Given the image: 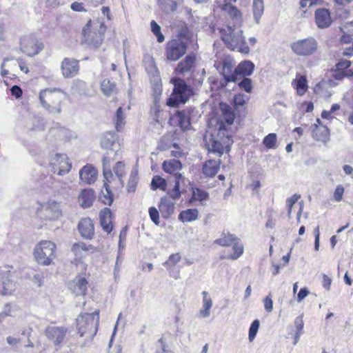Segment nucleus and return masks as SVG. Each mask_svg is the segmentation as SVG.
Masks as SVG:
<instances>
[{
    "label": "nucleus",
    "instance_id": "nucleus-14",
    "mask_svg": "<svg viewBox=\"0 0 353 353\" xmlns=\"http://www.w3.org/2000/svg\"><path fill=\"white\" fill-rule=\"evenodd\" d=\"M71 251L74 254L75 258L74 259L75 264L88 255L97 252L98 248L92 244H87L83 241L74 243L71 248Z\"/></svg>",
    "mask_w": 353,
    "mask_h": 353
},
{
    "label": "nucleus",
    "instance_id": "nucleus-37",
    "mask_svg": "<svg viewBox=\"0 0 353 353\" xmlns=\"http://www.w3.org/2000/svg\"><path fill=\"white\" fill-rule=\"evenodd\" d=\"M183 180L184 178L182 174H176L173 188L168 192V195L173 200H177L181 197V192L180 191V184L183 181Z\"/></svg>",
    "mask_w": 353,
    "mask_h": 353
},
{
    "label": "nucleus",
    "instance_id": "nucleus-18",
    "mask_svg": "<svg viewBox=\"0 0 353 353\" xmlns=\"http://www.w3.org/2000/svg\"><path fill=\"white\" fill-rule=\"evenodd\" d=\"M77 228L81 236L85 239L91 240L95 234L94 225L90 217L81 219Z\"/></svg>",
    "mask_w": 353,
    "mask_h": 353
},
{
    "label": "nucleus",
    "instance_id": "nucleus-16",
    "mask_svg": "<svg viewBox=\"0 0 353 353\" xmlns=\"http://www.w3.org/2000/svg\"><path fill=\"white\" fill-rule=\"evenodd\" d=\"M68 329L65 327L48 326L45 331L46 336L55 345L61 344L65 339Z\"/></svg>",
    "mask_w": 353,
    "mask_h": 353
},
{
    "label": "nucleus",
    "instance_id": "nucleus-8",
    "mask_svg": "<svg viewBox=\"0 0 353 353\" xmlns=\"http://www.w3.org/2000/svg\"><path fill=\"white\" fill-rule=\"evenodd\" d=\"M188 44L180 39H171L165 43L164 54L167 60L176 61L183 57L188 50Z\"/></svg>",
    "mask_w": 353,
    "mask_h": 353
},
{
    "label": "nucleus",
    "instance_id": "nucleus-63",
    "mask_svg": "<svg viewBox=\"0 0 353 353\" xmlns=\"http://www.w3.org/2000/svg\"><path fill=\"white\" fill-rule=\"evenodd\" d=\"M172 150H171V156L175 158H181L184 155L183 150L179 147L177 143L172 145Z\"/></svg>",
    "mask_w": 353,
    "mask_h": 353
},
{
    "label": "nucleus",
    "instance_id": "nucleus-56",
    "mask_svg": "<svg viewBox=\"0 0 353 353\" xmlns=\"http://www.w3.org/2000/svg\"><path fill=\"white\" fill-rule=\"evenodd\" d=\"M264 6L263 0H253V13L255 18H259L263 12Z\"/></svg>",
    "mask_w": 353,
    "mask_h": 353
},
{
    "label": "nucleus",
    "instance_id": "nucleus-51",
    "mask_svg": "<svg viewBox=\"0 0 353 353\" xmlns=\"http://www.w3.org/2000/svg\"><path fill=\"white\" fill-rule=\"evenodd\" d=\"M151 30L156 36L157 40L159 43H162L165 40V37L161 31L160 26L154 20L150 23Z\"/></svg>",
    "mask_w": 353,
    "mask_h": 353
},
{
    "label": "nucleus",
    "instance_id": "nucleus-45",
    "mask_svg": "<svg viewBox=\"0 0 353 353\" xmlns=\"http://www.w3.org/2000/svg\"><path fill=\"white\" fill-rule=\"evenodd\" d=\"M115 139L114 134L108 132L101 138V145L104 149H110L114 145Z\"/></svg>",
    "mask_w": 353,
    "mask_h": 353
},
{
    "label": "nucleus",
    "instance_id": "nucleus-20",
    "mask_svg": "<svg viewBox=\"0 0 353 353\" xmlns=\"http://www.w3.org/2000/svg\"><path fill=\"white\" fill-rule=\"evenodd\" d=\"M236 1L237 0H223V3L220 8L222 11L228 14L231 19L241 23L242 21V13L237 7L232 5L236 3Z\"/></svg>",
    "mask_w": 353,
    "mask_h": 353
},
{
    "label": "nucleus",
    "instance_id": "nucleus-42",
    "mask_svg": "<svg viewBox=\"0 0 353 353\" xmlns=\"http://www.w3.org/2000/svg\"><path fill=\"white\" fill-rule=\"evenodd\" d=\"M105 191L101 190L99 194V200L104 204L111 205L114 201V194L112 192V188L104 187Z\"/></svg>",
    "mask_w": 353,
    "mask_h": 353
},
{
    "label": "nucleus",
    "instance_id": "nucleus-62",
    "mask_svg": "<svg viewBox=\"0 0 353 353\" xmlns=\"http://www.w3.org/2000/svg\"><path fill=\"white\" fill-rule=\"evenodd\" d=\"M149 215L151 220L156 224L158 225L160 222L159 220V212L155 207H150L149 208Z\"/></svg>",
    "mask_w": 353,
    "mask_h": 353
},
{
    "label": "nucleus",
    "instance_id": "nucleus-26",
    "mask_svg": "<svg viewBox=\"0 0 353 353\" xmlns=\"http://www.w3.org/2000/svg\"><path fill=\"white\" fill-rule=\"evenodd\" d=\"M315 21L319 28L328 27L332 22L329 10L325 8L317 9L315 12Z\"/></svg>",
    "mask_w": 353,
    "mask_h": 353
},
{
    "label": "nucleus",
    "instance_id": "nucleus-36",
    "mask_svg": "<svg viewBox=\"0 0 353 353\" xmlns=\"http://www.w3.org/2000/svg\"><path fill=\"white\" fill-rule=\"evenodd\" d=\"M220 108L225 122L229 125L233 124L235 119V114L232 108L225 103H221Z\"/></svg>",
    "mask_w": 353,
    "mask_h": 353
},
{
    "label": "nucleus",
    "instance_id": "nucleus-55",
    "mask_svg": "<svg viewBox=\"0 0 353 353\" xmlns=\"http://www.w3.org/2000/svg\"><path fill=\"white\" fill-rule=\"evenodd\" d=\"M243 79L238 83L239 88L241 90H244L248 93H250L252 91V81L247 77H243Z\"/></svg>",
    "mask_w": 353,
    "mask_h": 353
},
{
    "label": "nucleus",
    "instance_id": "nucleus-34",
    "mask_svg": "<svg viewBox=\"0 0 353 353\" xmlns=\"http://www.w3.org/2000/svg\"><path fill=\"white\" fill-rule=\"evenodd\" d=\"M209 193L203 189L197 187L192 188V196L188 200L189 203L195 201L202 202L209 199Z\"/></svg>",
    "mask_w": 353,
    "mask_h": 353
},
{
    "label": "nucleus",
    "instance_id": "nucleus-19",
    "mask_svg": "<svg viewBox=\"0 0 353 353\" xmlns=\"http://www.w3.org/2000/svg\"><path fill=\"white\" fill-rule=\"evenodd\" d=\"M173 28L176 32V36L174 39H180L186 42L187 44L192 41L193 33L185 21H177L173 24Z\"/></svg>",
    "mask_w": 353,
    "mask_h": 353
},
{
    "label": "nucleus",
    "instance_id": "nucleus-29",
    "mask_svg": "<svg viewBox=\"0 0 353 353\" xmlns=\"http://www.w3.org/2000/svg\"><path fill=\"white\" fill-rule=\"evenodd\" d=\"M170 119L176 120L177 125L183 130H188L191 124L189 114L185 110L176 111Z\"/></svg>",
    "mask_w": 353,
    "mask_h": 353
},
{
    "label": "nucleus",
    "instance_id": "nucleus-12",
    "mask_svg": "<svg viewBox=\"0 0 353 353\" xmlns=\"http://www.w3.org/2000/svg\"><path fill=\"white\" fill-rule=\"evenodd\" d=\"M332 72L333 79L337 81L343 80L345 78L353 79V61L339 59Z\"/></svg>",
    "mask_w": 353,
    "mask_h": 353
},
{
    "label": "nucleus",
    "instance_id": "nucleus-49",
    "mask_svg": "<svg viewBox=\"0 0 353 353\" xmlns=\"http://www.w3.org/2000/svg\"><path fill=\"white\" fill-rule=\"evenodd\" d=\"M248 98H247L243 94L238 93L234 94L233 98V105L235 110H239V108L244 106Z\"/></svg>",
    "mask_w": 353,
    "mask_h": 353
},
{
    "label": "nucleus",
    "instance_id": "nucleus-5",
    "mask_svg": "<svg viewBox=\"0 0 353 353\" xmlns=\"http://www.w3.org/2000/svg\"><path fill=\"white\" fill-rule=\"evenodd\" d=\"M99 310L92 313H83L79 315L76 319L77 329L80 336L89 335L94 336L99 325Z\"/></svg>",
    "mask_w": 353,
    "mask_h": 353
},
{
    "label": "nucleus",
    "instance_id": "nucleus-58",
    "mask_svg": "<svg viewBox=\"0 0 353 353\" xmlns=\"http://www.w3.org/2000/svg\"><path fill=\"white\" fill-rule=\"evenodd\" d=\"M181 259L179 253L172 254L168 259L164 263V265L167 269L176 265Z\"/></svg>",
    "mask_w": 353,
    "mask_h": 353
},
{
    "label": "nucleus",
    "instance_id": "nucleus-46",
    "mask_svg": "<svg viewBox=\"0 0 353 353\" xmlns=\"http://www.w3.org/2000/svg\"><path fill=\"white\" fill-rule=\"evenodd\" d=\"M323 3V0H301L299 3L300 10L302 12L301 16L302 17H306L307 10H304V8L307 6L310 8L314 5H322Z\"/></svg>",
    "mask_w": 353,
    "mask_h": 353
},
{
    "label": "nucleus",
    "instance_id": "nucleus-39",
    "mask_svg": "<svg viewBox=\"0 0 353 353\" xmlns=\"http://www.w3.org/2000/svg\"><path fill=\"white\" fill-rule=\"evenodd\" d=\"M232 247V253L228 254L226 256H221V259H228L230 260H236L239 259L243 253V246L241 243L239 239H237L233 244L231 245Z\"/></svg>",
    "mask_w": 353,
    "mask_h": 353
},
{
    "label": "nucleus",
    "instance_id": "nucleus-57",
    "mask_svg": "<svg viewBox=\"0 0 353 353\" xmlns=\"http://www.w3.org/2000/svg\"><path fill=\"white\" fill-rule=\"evenodd\" d=\"M233 67L234 65L232 63V61L228 59H225L223 61V68H222V74L223 75L224 80L225 81L226 75H231L233 73Z\"/></svg>",
    "mask_w": 353,
    "mask_h": 353
},
{
    "label": "nucleus",
    "instance_id": "nucleus-44",
    "mask_svg": "<svg viewBox=\"0 0 353 353\" xmlns=\"http://www.w3.org/2000/svg\"><path fill=\"white\" fill-rule=\"evenodd\" d=\"M203 309L201 310L200 314L203 317H208L210 313V309L212 305V302L210 298L208 297V292H203Z\"/></svg>",
    "mask_w": 353,
    "mask_h": 353
},
{
    "label": "nucleus",
    "instance_id": "nucleus-27",
    "mask_svg": "<svg viewBox=\"0 0 353 353\" xmlns=\"http://www.w3.org/2000/svg\"><path fill=\"white\" fill-rule=\"evenodd\" d=\"M23 52L32 57L37 54L43 48V45L35 38H29L26 40Z\"/></svg>",
    "mask_w": 353,
    "mask_h": 353
},
{
    "label": "nucleus",
    "instance_id": "nucleus-30",
    "mask_svg": "<svg viewBox=\"0 0 353 353\" xmlns=\"http://www.w3.org/2000/svg\"><path fill=\"white\" fill-rule=\"evenodd\" d=\"M221 166V161L210 159L204 162L202 167V171L205 176L209 177L214 176L219 172Z\"/></svg>",
    "mask_w": 353,
    "mask_h": 353
},
{
    "label": "nucleus",
    "instance_id": "nucleus-21",
    "mask_svg": "<svg viewBox=\"0 0 353 353\" xmlns=\"http://www.w3.org/2000/svg\"><path fill=\"white\" fill-rule=\"evenodd\" d=\"M98 172L92 164H86L79 171L81 181L85 184L94 183L97 179Z\"/></svg>",
    "mask_w": 353,
    "mask_h": 353
},
{
    "label": "nucleus",
    "instance_id": "nucleus-35",
    "mask_svg": "<svg viewBox=\"0 0 353 353\" xmlns=\"http://www.w3.org/2000/svg\"><path fill=\"white\" fill-rule=\"evenodd\" d=\"M14 283L8 276H0V294L3 295L10 294L14 290Z\"/></svg>",
    "mask_w": 353,
    "mask_h": 353
},
{
    "label": "nucleus",
    "instance_id": "nucleus-33",
    "mask_svg": "<svg viewBox=\"0 0 353 353\" xmlns=\"http://www.w3.org/2000/svg\"><path fill=\"white\" fill-rule=\"evenodd\" d=\"M199 212L196 208H190L182 210L178 216V219L183 223L192 222L199 219Z\"/></svg>",
    "mask_w": 353,
    "mask_h": 353
},
{
    "label": "nucleus",
    "instance_id": "nucleus-6",
    "mask_svg": "<svg viewBox=\"0 0 353 353\" xmlns=\"http://www.w3.org/2000/svg\"><path fill=\"white\" fill-rule=\"evenodd\" d=\"M218 138L217 139H212L210 140L209 150L221 157L224 152L228 153L230 151V148L233 143L232 136L229 134L228 130L222 123H220L219 128Z\"/></svg>",
    "mask_w": 353,
    "mask_h": 353
},
{
    "label": "nucleus",
    "instance_id": "nucleus-4",
    "mask_svg": "<svg viewBox=\"0 0 353 353\" xmlns=\"http://www.w3.org/2000/svg\"><path fill=\"white\" fill-rule=\"evenodd\" d=\"M57 247L55 243L49 240H41L34 248L33 256L39 265L48 266L54 263L57 257Z\"/></svg>",
    "mask_w": 353,
    "mask_h": 353
},
{
    "label": "nucleus",
    "instance_id": "nucleus-60",
    "mask_svg": "<svg viewBox=\"0 0 353 353\" xmlns=\"http://www.w3.org/2000/svg\"><path fill=\"white\" fill-rule=\"evenodd\" d=\"M259 325H260V322L258 319L254 320L251 323V325L249 329V335H248L250 341H252L254 339V338L257 334V332L259 330Z\"/></svg>",
    "mask_w": 353,
    "mask_h": 353
},
{
    "label": "nucleus",
    "instance_id": "nucleus-48",
    "mask_svg": "<svg viewBox=\"0 0 353 353\" xmlns=\"http://www.w3.org/2000/svg\"><path fill=\"white\" fill-rule=\"evenodd\" d=\"M277 137L275 133H270L263 139V144L267 149H273L276 147Z\"/></svg>",
    "mask_w": 353,
    "mask_h": 353
},
{
    "label": "nucleus",
    "instance_id": "nucleus-53",
    "mask_svg": "<svg viewBox=\"0 0 353 353\" xmlns=\"http://www.w3.org/2000/svg\"><path fill=\"white\" fill-rule=\"evenodd\" d=\"M125 163L122 161L117 162L113 168L114 172L119 182H121L123 177L125 175Z\"/></svg>",
    "mask_w": 353,
    "mask_h": 353
},
{
    "label": "nucleus",
    "instance_id": "nucleus-31",
    "mask_svg": "<svg viewBox=\"0 0 353 353\" xmlns=\"http://www.w3.org/2000/svg\"><path fill=\"white\" fill-rule=\"evenodd\" d=\"M182 163L179 160L170 159L164 161L162 163V168L166 173L174 174L176 178V174H181L179 172L182 169Z\"/></svg>",
    "mask_w": 353,
    "mask_h": 353
},
{
    "label": "nucleus",
    "instance_id": "nucleus-54",
    "mask_svg": "<svg viewBox=\"0 0 353 353\" xmlns=\"http://www.w3.org/2000/svg\"><path fill=\"white\" fill-rule=\"evenodd\" d=\"M28 279H30V281L34 284L35 285L39 287L42 285L43 281V273L41 272H37L35 271L32 276L28 275Z\"/></svg>",
    "mask_w": 353,
    "mask_h": 353
},
{
    "label": "nucleus",
    "instance_id": "nucleus-3",
    "mask_svg": "<svg viewBox=\"0 0 353 353\" xmlns=\"http://www.w3.org/2000/svg\"><path fill=\"white\" fill-rule=\"evenodd\" d=\"M92 19H89L82 29L81 43L92 49H98L104 41L107 26L101 23L97 29L92 28Z\"/></svg>",
    "mask_w": 353,
    "mask_h": 353
},
{
    "label": "nucleus",
    "instance_id": "nucleus-28",
    "mask_svg": "<svg viewBox=\"0 0 353 353\" xmlns=\"http://www.w3.org/2000/svg\"><path fill=\"white\" fill-rule=\"evenodd\" d=\"M95 198V193L93 190L83 189L79 194L78 200L82 208H88L92 205Z\"/></svg>",
    "mask_w": 353,
    "mask_h": 353
},
{
    "label": "nucleus",
    "instance_id": "nucleus-41",
    "mask_svg": "<svg viewBox=\"0 0 353 353\" xmlns=\"http://www.w3.org/2000/svg\"><path fill=\"white\" fill-rule=\"evenodd\" d=\"M101 89L102 92L107 97H110L117 92L116 84L110 79H103L101 83Z\"/></svg>",
    "mask_w": 353,
    "mask_h": 353
},
{
    "label": "nucleus",
    "instance_id": "nucleus-10",
    "mask_svg": "<svg viewBox=\"0 0 353 353\" xmlns=\"http://www.w3.org/2000/svg\"><path fill=\"white\" fill-rule=\"evenodd\" d=\"M87 265L84 264V271L83 274H78L70 283V290L75 296H85L88 293V278L90 273H86Z\"/></svg>",
    "mask_w": 353,
    "mask_h": 353
},
{
    "label": "nucleus",
    "instance_id": "nucleus-15",
    "mask_svg": "<svg viewBox=\"0 0 353 353\" xmlns=\"http://www.w3.org/2000/svg\"><path fill=\"white\" fill-rule=\"evenodd\" d=\"M80 70L79 61L65 57L61 64V71L64 78H72L79 74Z\"/></svg>",
    "mask_w": 353,
    "mask_h": 353
},
{
    "label": "nucleus",
    "instance_id": "nucleus-2",
    "mask_svg": "<svg viewBox=\"0 0 353 353\" xmlns=\"http://www.w3.org/2000/svg\"><path fill=\"white\" fill-rule=\"evenodd\" d=\"M171 83L174 88L170 97L167 99L166 105L171 108H178L181 104H185L190 99L192 90L181 78H172Z\"/></svg>",
    "mask_w": 353,
    "mask_h": 353
},
{
    "label": "nucleus",
    "instance_id": "nucleus-24",
    "mask_svg": "<svg viewBox=\"0 0 353 353\" xmlns=\"http://www.w3.org/2000/svg\"><path fill=\"white\" fill-rule=\"evenodd\" d=\"M345 28H347V31L348 33H345L342 35L341 38V41L344 43H350L352 42V46L345 48L342 54L343 56L347 57H352L353 56V21L348 23L347 26H345Z\"/></svg>",
    "mask_w": 353,
    "mask_h": 353
},
{
    "label": "nucleus",
    "instance_id": "nucleus-59",
    "mask_svg": "<svg viewBox=\"0 0 353 353\" xmlns=\"http://www.w3.org/2000/svg\"><path fill=\"white\" fill-rule=\"evenodd\" d=\"M300 198V194H294L292 196L287 199L286 205L288 208V215L289 217L291 216L293 205L298 201Z\"/></svg>",
    "mask_w": 353,
    "mask_h": 353
},
{
    "label": "nucleus",
    "instance_id": "nucleus-38",
    "mask_svg": "<svg viewBox=\"0 0 353 353\" xmlns=\"http://www.w3.org/2000/svg\"><path fill=\"white\" fill-rule=\"evenodd\" d=\"M183 180L184 178L182 174H176L173 188L168 192V195L173 200H177L181 197V192L180 191V184L183 181Z\"/></svg>",
    "mask_w": 353,
    "mask_h": 353
},
{
    "label": "nucleus",
    "instance_id": "nucleus-32",
    "mask_svg": "<svg viewBox=\"0 0 353 353\" xmlns=\"http://www.w3.org/2000/svg\"><path fill=\"white\" fill-rule=\"evenodd\" d=\"M292 85L299 96L305 94L308 90L307 78L304 75L296 74V78L292 81Z\"/></svg>",
    "mask_w": 353,
    "mask_h": 353
},
{
    "label": "nucleus",
    "instance_id": "nucleus-43",
    "mask_svg": "<svg viewBox=\"0 0 353 353\" xmlns=\"http://www.w3.org/2000/svg\"><path fill=\"white\" fill-rule=\"evenodd\" d=\"M125 114L123 113V109L121 107H119L115 114V117L114 119L115 128L117 131H121L124 125H125Z\"/></svg>",
    "mask_w": 353,
    "mask_h": 353
},
{
    "label": "nucleus",
    "instance_id": "nucleus-25",
    "mask_svg": "<svg viewBox=\"0 0 353 353\" xmlns=\"http://www.w3.org/2000/svg\"><path fill=\"white\" fill-rule=\"evenodd\" d=\"M159 209L162 216L167 219L173 214L175 209V203L165 196L161 199Z\"/></svg>",
    "mask_w": 353,
    "mask_h": 353
},
{
    "label": "nucleus",
    "instance_id": "nucleus-23",
    "mask_svg": "<svg viewBox=\"0 0 353 353\" xmlns=\"http://www.w3.org/2000/svg\"><path fill=\"white\" fill-rule=\"evenodd\" d=\"M113 214L108 208H104L99 213V221L102 229L107 234H110L113 230Z\"/></svg>",
    "mask_w": 353,
    "mask_h": 353
},
{
    "label": "nucleus",
    "instance_id": "nucleus-52",
    "mask_svg": "<svg viewBox=\"0 0 353 353\" xmlns=\"http://www.w3.org/2000/svg\"><path fill=\"white\" fill-rule=\"evenodd\" d=\"M294 324L296 327V334L294 337V344L296 343L299 339L300 336L303 332V329L304 326V322L303 319V316H299L295 319Z\"/></svg>",
    "mask_w": 353,
    "mask_h": 353
},
{
    "label": "nucleus",
    "instance_id": "nucleus-61",
    "mask_svg": "<svg viewBox=\"0 0 353 353\" xmlns=\"http://www.w3.org/2000/svg\"><path fill=\"white\" fill-rule=\"evenodd\" d=\"M162 112L159 101L155 99L154 105L150 109V113L156 122H159L160 114Z\"/></svg>",
    "mask_w": 353,
    "mask_h": 353
},
{
    "label": "nucleus",
    "instance_id": "nucleus-40",
    "mask_svg": "<svg viewBox=\"0 0 353 353\" xmlns=\"http://www.w3.org/2000/svg\"><path fill=\"white\" fill-rule=\"evenodd\" d=\"M238 238L230 233H222L220 238L214 241V243L222 247H229Z\"/></svg>",
    "mask_w": 353,
    "mask_h": 353
},
{
    "label": "nucleus",
    "instance_id": "nucleus-50",
    "mask_svg": "<svg viewBox=\"0 0 353 353\" xmlns=\"http://www.w3.org/2000/svg\"><path fill=\"white\" fill-rule=\"evenodd\" d=\"M103 187H111L113 188L112 185V183L113 182H115L117 180L114 178L112 170L110 169H103Z\"/></svg>",
    "mask_w": 353,
    "mask_h": 353
},
{
    "label": "nucleus",
    "instance_id": "nucleus-47",
    "mask_svg": "<svg viewBox=\"0 0 353 353\" xmlns=\"http://www.w3.org/2000/svg\"><path fill=\"white\" fill-rule=\"evenodd\" d=\"M151 186L153 190L160 189L165 191L167 188L165 179L159 175H155L152 180Z\"/></svg>",
    "mask_w": 353,
    "mask_h": 353
},
{
    "label": "nucleus",
    "instance_id": "nucleus-11",
    "mask_svg": "<svg viewBox=\"0 0 353 353\" xmlns=\"http://www.w3.org/2000/svg\"><path fill=\"white\" fill-rule=\"evenodd\" d=\"M50 166L54 174L63 176L72 169V163L65 154H56L52 159Z\"/></svg>",
    "mask_w": 353,
    "mask_h": 353
},
{
    "label": "nucleus",
    "instance_id": "nucleus-64",
    "mask_svg": "<svg viewBox=\"0 0 353 353\" xmlns=\"http://www.w3.org/2000/svg\"><path fill=\"white\" fill-rule=\"evenodd\" d=\"M344 190V188L341 185L336 186L333 194L334 199L336 201L339 202L342 200Z\"/></svg>",
    "mask_w": 353,
    "mask_h": 353
},
{
    "label": "nucleus",
    "instance_id": "nucleus-22",
    "mask_svg": "<svg viewBox=\"0 0 353 353\" xmlns=\"http://www.w3.org/2000/svg\"><path fill=\"white\" fill-rule=\"evenodd\" d=\"M196 67V57L194 55H187L176 67L174 72L177 75H182L186 72H192Z\"/></svg>",
    "mask_w": 353,
    "mask_h": 353
},
{
    "label": "nucleus",
    "instance_id": "nucleus-7",
    "mask_svg": "<svg viewBox=\"0 0 353 353\" xmlns=\"http://www.w3.org/2000/svg\"><path fill=\"white\" fill-rule=\"evenodd\" d=\"M228 31V34L222 35V39L226 46L232 50H236L243 54H248L250 48L246 44L242 30L235 31L234 29L229 27Z\"/></svg>",
    "mask_w": 353,
    "mask_h": 353
},
{
    "label": "nucleus",
    "instance_id": "nucleus-17",
    "mask_svg": "<svg viewBox=\"0 0 353 353\" xmlns=\"http://www.w3.org/2000/svg\"><path fill=\"white\" fill-rule=\"evenodd\" d=\"M316 122L312 125V136L316 141L325 143L330 140V130L322 123L320 119H316Z\"/></svg>",
    "mask_w": 353,
    "mask_h": 353
},
{
    "label": "nucleus",
    "instance_id": "nucleus-1",
    "mask_svg": "<svg viewBox=\"0 0 353 353\" xmlns=\"http://www.w3.org/2000/svg\"><path fill=\"white\" fill-rule=\"evenodd\" d=\"M39 99L48 113L59 114L66 106L68 94L59 88H47L39 92Z\"/></svg>",
    "mask_w": 353,
    "mask_h": 353
},
{
    "label": "nucleus",
    "instance_id": "nucleus-9",
    "mask_svg": "<svg viewBox=\"0 0 353 353\" xmlns=\"http://www.w3.org/2000/svg\"><path fill=\"white\" fill-rule=\"evenodd\" d=\"M290 46L296 55L309 57L317 51L318 43L313 37H308L294 41L291 43Z\"/></svg>",
    "mask_w": 353,
    "mask_h": 353
},
{
    "label": "nucleus",
    "instance_id": "nucleus-13",
    "mask_svg": "<svg viewBox=\"0 0 353 353\" xmlns=\"http://www.w3.org/2000/svg\"><path fill=\"white\" fill-rule=\"evenodd\" d=\"M254 69V63L250 61H243L239 63L231 75L225 76V81L236 82L241 77L250 76Z\"/></svg>",
    "mask_w": 353,
    "mask_h": 353
}]
</instances>
